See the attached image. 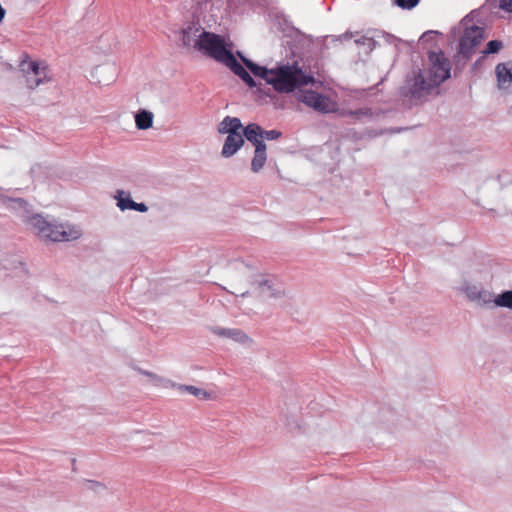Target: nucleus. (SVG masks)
I'll return each instance as SVG.
<instances>
[{"mask_svg":"<svg viewBox=\"0 0 512 512\" xmlns=\"http://www.w3.org/2000/svg\"><path fill=\"white\" fill-rule=\"evenodd\" d=\"M243 125L241 120L237 117L226 116L224 119L218 124L217 131L220 134L229 133H240L239 130H243Z\"/></svg>","mask_w":512,"mask_h":512,"instance_id":"12","label":"nucleus"},{"mask_svg":"<svg viewBox=\"0 0 512 512\" xmlns=\"http://www.w3.org/2000/svg\"><path fill=\"white\" fill-rule=\"evenodd\" d=\"M184 46H193L215 61L224 64L247 86L255 87L256 82L244 66L236 59L223 36L205 31L198 23H189L182 30Z\"/></svg>","mask_w":512,"mask_h":512,"instance_id":"1","label":"nucleus"},{"mask_svg":"<svg viewBox=\"0 0 512 512\" xmlns=\"http://www.w3.org/2000/svg\"><path fill=\"white\" fill-rule=\"evenodd\" d=\"M463 291L471 301H477L482 304H489L492 302V295L483 289H478L475 285H466L463 288Z\"/></svg>","mask_w":512,"mask_h":512,"instance_id":"11","label":"nucleus"},{"mask_svg":"<svg viewBox=\"0 0 512 512\" xmlns=\"http://www.w3.org/2000/svg\"><path fill=\"white\" fill-rule=\"evenodd\" d=\"M251 284L252 285H257L259 288L267 287L269 290H271L270 297H279L281 295L280 291H275L274 289H272L270 281L267 280V279H264V280H252Z\"/></svg>","mask_w":512,"mask_h":512,"instance_id":"27","label":"nucleus"},{"mask_svg":"<svg viewBox=\"0 0 512 512\" xmlns=\"http://www.w3.org/2000/svg\"><path fill=\"white\" fill-rule=\"evenodd\" d=\"M500 8L512 13V0H500Z\"/></svg>","mask_w":512,"mask_h":512,"instance_id":"33","label":"nucleus"},{"mask_svg":"<svg viewBox=\"0 0 512 512\" xmlns=\"http://www.w3.org/2000/svg\"><path fill=\"white\" fill-rule=\"evenodd\" d=\"M460 26L463 28V33L459 39L458 54L467 61L474 55L475 48L483 41L485 32L483 27L473 23V19L469 15L461 20Z\"/></svg>","mask_w":512,"mask_h":512,"instance_id":"5","label":"nucleus"},{"mask_svg":"<svg viewBox=\"0 0 512 512\" xmlns=\"http://www.w3.org/2000/svg\"><path fill=\"white\" fill-rule=\"evenodd\" d=\"M376 35H377V38L381 36L385 40V42L388 44L396 45L397 43L401 42V39L397 38L396 36H394L390 33L376 31Z\"/></svg>","mask_w":512,"mask_h":512,"instance_id":"28","label":"nucleus"},{"mask_svg":"<svg viewBox=\"0 0 512 512\" xmlns=\"http://www.w3.org/2000/svg\"><path fill=\"white\" fill-rule=\"evenodd\" d=\"M295 97L299 102L319 113L327 114L335 110V102L329 96L311 89L300 88L295 92Z\"/></svg>","mask_w":512,"mask_h":512,"instance_id":"6","label":"nucleus"},{"mask_svg":"<svg viewBox=\"0 0 512 512\" xmlns=\"http://www.w3.org/2000/svg\"><path fill=\"white\" fill-rule=\"evenodd\" d=\"M237 56L242 60V57H245L242 52L237 51Z\"/></svg>","mask_w":512,"mask_h":512,"instance_id":"37","label":"nucleus"},{"mask_svg":"<svg viewBox=\"0 0 512 512\" xmlns=\"http://www.w3.org/2000/svg\"><path fill=\"white\" fill-rule=\"evenodd\" d=\"M503 47V43L500 40H490L487 44L485 49L482 51L483 55H490L495 54L500 51V49Z\"/></svg>","mask_w":512,"mask_h":512,"instance_id":"25","label":"nucleus"},{"mask_svg":"<svg viewBox=\"0 0 512 512\" xmlns=\"http://www.w3.org/2000/svg\"><path fill=\"white\" fill-rule=\"evenodd\" d=\"M244 138L241 133H229L222 147L221 155L224 158L233 156L243 145Z\"/></svg>","mask_w":512,"mask_h":512,"instance_id":"8","label":"nucleus"},{"mask_svg":"<svg viewBox=\"0 0 512 512\" xmlns=\"http://www.w3.org/2000/svg\"><path fill=\"white\" fill-rule=\"evenodd\" d=\"M271 86L279 93L296 92L303 86L314 82V77L307 74L298 63L280 64L273 68Z\"/></svg>","mask_w":512,"mask_h":512,"instance_id":"3","label":"nucleus"},{"mask_svg":"<svg viewBox=\"0 0 512 512\" xmlns=\"http://www.w3.org/2000/svg\"><path fill=\"white\" fill-rule=\"evenodd\" d=\"M282 136L279 130H263V138L269 141L276 140Z\"/></svg>","mask_w":512,"mask_h":512,"instance_id":"30","label":"nucleus"},{"mask_svg":"<svg viewBox=\"0 0 512 512\" xmlns=\"http://www.w3.org/2000/svg\"><path fill=\"white\" fill-rule=\"evenodd\" d=\"M428 62L427 76L420 68L413 69L411 74L407 75L402 95L412 99H421L430 94L433 88L440 86L450 78L451 64L442 50L429 51Z\"/></svg>","mask_w":512,"mask_h":512,"instance_id":"2","label":"nucleus"},{"mask_svg":"<svg viewBox=\"0 0 512 512\" xmlns=\"http://www.w3.org/2000/svg\"><path fill=\"white\" fill-rule=\"evenodd\" d=\"M394 3L402 9H412L417 6L419 0H394Z\"/></svg>","mask_w":512,"mask_h":512,"instance_id":"29","label":"nucleus"},{"mask_svg":"<svg viewBox=\"0 0 512 512\" xmlns=\"http://www.w3.org/2000/svg\"><path fill=\"white\" fill-rule=\"evenodd\" d=\"M132 210H134V211H138V212H141V213H145V212H147L148 207H147V205H146L145 203H143V202H140V203L135 202V203H134V207H133V209H132Z\"/></svg>","mask_w":512,"mask_h":512,"instance_id":"34","label":"nucleus"},{"mask_svg":"<svg viewBox=\"0 0 512 512\" xmlns=\"http://www.w3.org/2000/svg\"><path fill=\"white\" fill-rule=\"evenodd\" d=\"M495 73L499 88H503L506 83H512V62L497 64Z\"/></svg>","mask_w":512,"mask_h":512,"instance_id":"13","label":"nucleus"},{"mask_svg":"<svg viewBox=\"0 0 512 512\" xmlns=\"http://www.w3.org/2000/svg\"><path fill=\"white\" fill-rule=\"evenodd\" d=\"M479 62H480V59H478V60L474 63V65H473V66H474V67L479 66Z\"/></svg>","mask_w":512,"mask_h":512,"instance_id":"39","label":"nucleus"},{"mask_svg":"<svg viewBox=\"0 0 512 512\" xmlns=\"http://www.w3.org/2000/svg\"><path fill=\"white\" fill-rule=\"evenodd\" d=\"M115 198L117 200V206L121 211L133 209L135 201L131 198L129 192L118 190Z\"/></svg>","mask_w":512,"mask_h":512,"instance_id":"18","label":"nucleus"},{"mask_svg":"<svg viewBox=\"0 0 512 512\" xmlns=\"http://www.w3.org/2000/svg\"><path fill=\"white\" fill-rule=\"evenodd\" d=\"M348 115L355 119H361L362 117H372L373 111L371 108L364 107L356 110H351L348 112Z\"/></svg>","mask_w":512,"mask_h":512,"instance_id":"26","label":"nucleus"},{"mask_svg":"<svg viewBox=\"0 0 512 512\" xmlns=\"http://www.w3.org/2000/svg\"><path fill=\"white\" fill-rule=\"evenodd\" d=\"M376 38V31H367L363 35H357V37L354 39V42L357 46L366 47L367 52H371L378 45V41L376 40Z\"/></svg>","mask_w":512,"mask_h":512,"instance_id":"14","label":"nucleus"},{"mask_svg":"<svg viewBox=\"0 0 512 512\" xmlns=\"http://www.w3.org/2000/svg\"><path fill=\"white\" fill-rule=\"evenodd\" d=\"M266 160V152H255L251 161V170L255 173L259 172L264 167Z\"/></svg>","mask_w":512,"mask_h":512,"instance_id":"22","label":"nucleus"},{"mask_svg":"<svg viewBox=\"0 0 512 512\" xmlns=\"http://www.w3.org/2000/svg\"><path fill=\"white\" fill-rule=\"evenodd\" d=\"M21 69L23 72L27 74L32 73L35 76L33 80L30 78L27 79L30 88H35L43 82L41 74H43L44 77L46 76L45 68H41L37 61H23L21 63Z\"/></svg>","mask_w":512,"mask_h":512,"instance_id":"7","label":"nucleus"},{"mask_svg":"<svg viewBox=\"0 0 512 512\" xmlns=\"http://www.w3.org/2000/svg\"><path fill=\"white\" fill-rule=\"evenodd\" d=\"M212 332L223 338H230L234 340L235 342L244 344L248 341H250L249 336L238 328H221V327H215L212 329Z\"/></svg>","mask_w":512,"mask_h":512,"instance_id":"10","label":"nucleus"},{"mask_svg":"<svg viewBox=\"0 0 512 512\" xmlns=\"http://www.w3.org/2000/svg\"><path fill=\"white\" fill-rule=\"evenodd\" d=\"M253 145L255 146V152H266V144L264 142V138H260L254 142Z\"/></svg>","mask_w":512,"mask_h":512,"instance_id":"32","label":"nucleus"},{"mask_svg":"<svg viewBox=\"0 0 512 512\" xmlns=\"http://www.w3.org/2000/svg\"><path fill=\"white\" fill-rule=\"evenodd\" d=\"M403 130H405V128H395V129H393L392 131H393V132H397V133H398V132H401V131H403Z\"/></svg>","mask_w":512,"mask_h":512,"instance_id":"36","label":"nucleus"},{"mask_svg":"<svg viewBox=\"0 0 512 512\" xmlns=\"http://www.w3.org/2000/svg\"><path fill=\"white\" fill-rule=\"evenodd\" d=\"M266 160V152H255L251 161V170L255 173L259 172L264 167Z\"/></svg>","mask_w":512,"mask_h":512,"instance_id":"23","label":"nucleus"},{"mask_svg":"<svg viewBox=\"0 0 512 512\" xmlns=\"http://www.w3.org/2000/svg\"><path fill=\"white\" fill-rule=\"evenodd\" d=\"M439 35H441V33L435 30L425 31L419 38V44L423 47L425 44H431L432 46L436 40V37Z\"/></svg>","mask_w":512,"mask_h":512,"instance_id":"24","label":"nucleus"},{"mask_svg":"<svg viewBox=\"0 0 512 512\" xmlns=\"http://www.w3.org/2000/svg\"><path fill=\"white\" fill-rule=\"evenodd\" d=\"M87 489L93 490L98 492L99 490H104L105 486L97 481L88 480L87 483Z\"/></svg>","mask_w":512,"mask_h":512,"instance_id":"31","label":"nucleus"},{"mask_svg":"<svg viewBox=\"0 0 512 512\" xmlns=\"http://www.w3.org/2000/svg\"><path fill=\"white\" fill-rule=\"evenodd\" d=\"M142 374L148 376L151 378L153 384L155 386H163L165 388H169V387H172V388H175L176 387V384L175 382L169 380V379H166V378H163V377H160L152 372H149V371H141Z\"/></svg>","mask_w":512,"mask_h":512,"instance_id":"20","label":"nucleus"},{"mask_svg":"<svg viewBox=\"0 0 512 512\" xmlns=\"http://www.w3.org/2000/svg\"><path fill=\"white\" fill-rule=\"evenodd\" d=\"M30 222L38 235L52 242H68L81 236L78 229L50 222L41 215H34Z\"/></svg>","mask_w":512,"mask_h":512,"instance_id":"4","label":"nucleus"},{"mask_svg":"<svg viewBox=\"0 0 512 512\" xmlns=\"http://www.w3.org/2000/svg\"><path fill=\"white\" fill-rule=\"evenodd\" d=\"M0 201L8 209H25L27 201L23 198L8 197L3 193V189L0 188Z\"/></svg>","mask_w":512,"mask_h":512,"instance_id":"17","label":"nucleus"},{"mask_svg":"<svg viewBox=\"0 0 512 512\" xmlns=\"http://www.w3.org/2000/svg\"><path fill=\"white\" fill-rule=\"evenodd\" d=\"M492 302L496 306L512 309V290L502 292Z\"/></svg>","mask_w":512,"mask_h":512,"instance_id":"21","label":"nucleus"},{"mask_svg":"<svg viewBox=\"0 0 512 512\" xmlns=\"http://www.w3.org/2000/svg\"><path fill=\"white\" fill-rule=\"evenodd\" d=\"M153 113L147 110H140L135 114V124L137 129L146 130L153 125Z\"/></svg>","mask_w":512,"mask_h":512,"instance_id":"16","label":"nucleus"},{"mask_svg":"<svg viewBox=\"0 0 512 512\" xmlns=\"http://www.w3.org/2000/svg\"><path fill=\"white\" fill-rule=\"evenodd\" d=\"M243 65L255 76L263 79L267 84L271 85V78L273 77V68L269 69L261 66L247 57H242Z\"/></svg>","mask_w":512,"mask_h":512,"instance_id":"9","label":"nucleus"},{"mask_svg":"<svg viewBox=\"0 0 512 512\" xmlns=\"http://www.w3.org/2000/svg\"><path fill=\"white\" fill-rule=\"evenodd\" d=\"M175 388H177L180 393L188 392L200 399H208L210 397V394L207 391L193 385L176 384Z\"/></svg>","mask_w":512,"mask_h":512,"instance_id":"19","label":"nucleus"},{"mask_svg":"<svg viewBox=\"0 0 512 512\" xmlns=\"http://www.w3.org/2000/svg\"><path fill=\"white\" fill-rule=\"evenodd\" d=\"M353 34L352 33H349V32H345L344 34L340 35L339 36V39L340 40H348L350 38H352Z\"/></svg>","mask_w":512,"mask_h":512,"instance_id":"35","label":"nucleus"},{"mask_svg":"<svg viewBox=\"0 0 512 512\" xmlns=\"http://www.w3.org/2000/svg\"><path fill=\"white\" fill-rule=\"evenodd\" d=\"M243 138L247 139L250 143H254L260 138H263V129L257 123H250L242 130Z\"/></svg>","mask_w":512,"mask_h":512,"instance_id":"15","label":"nucleus"},{"mask_svg":"<svg viewBox=\"0 0 512 512\" xmlns=\"http://www.w3.org/2000/svg\"><path fill=\"white\" fill-rule=\"evenodd\" d=\"M247 295H249V292L248 291H245L241 294V297H246Z\"/></svg>","mask_w":512,"mask_h":512,"instance_id":"38","label":"nucleus"}]
</instances>
